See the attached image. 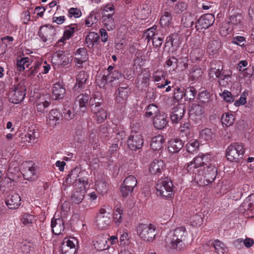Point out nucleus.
<instances>
[{
	"instance_id": "f257e3e1",
	"label": "nucleus",
	"mask_w": 254,
	"mask_h": 254,
	"mask_svg": "<svg viewBox=\"0 0 254 254\" xmlns=\"http://www.w3.org/2000/svg\"><path fill=\"white\" fill-rule=\"evenodd\" d=\"M187 235V232L184 227L176 228L171 233L165 240V247L168 251L171 250L180 251L185 247L184 241Z\"/></svg>"
},
{
	"instance_id": "f03ea898",
	"label": "nucleus",
	"mask_w": 254,
	"mask_h": 254,
	"mask_svg": "<svg viewBox=\"0 0 254 254\" xmlns=\"http://www.w3.org/2000/svg\"><path fill=\"white\" fill-rule=\"evenodd\" d=\"M201 175L195 174L194 179L200 185L206 186L214 181L217 174V169L215 165L211 163L205 164L201 170Z\"/></svg>"
},
{
	"instance_id": "7ed1b4c3",
	"label": "nucleus",
	"mask_w": 254,
	"mask_h": 254,
	"mask_svg": "<svg viewBox=\"0 0 254 254\" xmlns=\"http://www.w3.org/2000/svg\"><path fill=\"white\" fill-rule=\"evenodd\" d=\"M245 148L242 143L235 142L230 144L226 149V156L232 162H239L244 156Z\"/></svg>"
},
{
	"instance_id": "20e7f679",
	"label": "nucleus",
	"mask_w": 254,
	"mask_h": 254,
	"mask_svg": "<svg viewBox=\"0 0 254 254\" xmlns=\"http://www.w3.org/2000/svg\"><path fill=\"white\" fill-rule=\"evenodd\" d=\"M26 95V87L22 81L15 83L9 90L8 97L10 102L13 104L21 103Z\"/></svg>"
},
{
	"instance_id": "39448f33",
	"label": "nucleus",
	"mask_w": 254,
	"mask_h": 254,
	"mask_svg": "<svg viewBox=\"0 0 254 254\" xmlns=\"http://www.w3.org/2000/svg\"><path fill=\"white\" fill-rule=\"evenodd\" d=\"M156 227L152 224H140L137 228V233L142 240L151 242L154 240Z\"/></svg>"
},
{
	"instance_id": "423d86ee",
	"label": "nucleus",
	"mask_w": 254,
	"mask_h": 254,
	"mask_svg": "<svg viewBox=\"0 0 254 254\" xmlns=\"http://www.w3.org/2000/svg\"><path fill=\"white\" fill-rule=\"evenodd\" d=\"M156 193L161 197H169L173 194V183L168 177L159 180L156 186Z\"/></svg>"
},
{
	"instance_id": "0eeeda50",
	"label": "nucleus",
	"mask_w": 254,
	"mask_h": 254,
	"mask_svg": "<svg viewBox=\"0 0 254 254\" xmlns=\"http://www.w3.org/2000/svg\"><path fill=\"white\" fill-rule=\"evenodd\" d=\"M129 89L127 87H119L118 89V96L116 98V107L118 110L124 112L127 104Z\"/></svg>"
},
{
	"instance_id": "6e6552de",
	"label": "nucleus",
	"mask_w": 254,
	"mask_h": 254,
	"mask_svg": "<svg viewBox=\"0 0 254 254\" xmlns=\"http://www.w3.org/2000/svg\"><path fill=\"white\" fill-rule=\"evenodd\" d=\"M127 143L131 150L135 151L142 148L143 144V137L139 132H131L128 138Z\"/></svg>"
},
{
	"instance_id": "1a4fd4ad",
	"label": "nucleus",
	"mask_w": 254,
	"mask_h": 254,
	"mask_svg": "<svg viewBox=\"0 0 254 254\" xmlns=\"http://www.w3.org/2000/svg\"><path fill=\"white\" fill-rule=\"evenodd\" d=\"M78 189L75 190L71 196V200L75 204L80 203L83 200L85 192V186L87 182L84 180H78Z\"/></svg>"
},
{
	"instance_id": "9d476101",
	"label": "nucleus",
	"mask_w": 254,
	"mask_h": 254,
	"mask_svg": "<svg viewBox=\"0 0 254 254\" xmlns=\"http://www.w3.org/2000/svg\"><path fill=\"white\" fill-rule=\"evenodd\" d=\"M110 213L108 212L105 209L101 208L98 214L96 224L99 229H104L109 226L111 222Z\"/></svg>"
},
{
	"instance_id": "9b49d317",
	"label": "nucleus",
	"mask_w": 254,
	"mask_h": 254,
	"mask_svg": "<svg viewBox=\"0 0 254 254\" xmlns=\"http://www.w3.org/2000/svg\"><path fill=\"white\" fill-rule=\"evenodd\" d=\"M56 34V31L55 28L49 25L41 27L39 32L40 37L44 42L52 41Z\"/></svg>"
},
{
	"instance_id": "f8f14e48",
	"label": "nucleus",
	"mask_w": 254,
	"mask_h": 254,
	"mask_svg": "<svg viewBox=\"0 0 254 254\" xmlns=\"http://www.w3.org/2000/svg\"><path fill=\"white\" fill-rule=\"evenodd\" d=\"M5 204L9 209H16L21 204V197L17 193L11 192L6 198Z\"/></svg>"
},
{
	"instance_id": "ddd939ff",
	"label": "nucleus",
	"mask_w": 254,
	"mask_h": 254,
	"mask_svg": "<svg viewBox=\"0 0 254 254\" xmlns=\"http://www.w3.org/2000/svg\"><path fill=\"white\" fill-rule=\"evenodd\" d=\"M214 21V16L211 14H206L201 16L195 25L197 30L206 29L211 26Z\"/></svg>"
},
{
	"instance_id": "4468645a",
	"label": "nucleus",
	"mask_w": 254,
	"mask_h": 254,
	"mask_svg": "<svg viewBox=\"0 0 254 254\" xmlns=\"http://www.w3.org/2000/svg\"><path fill=\"white\" fill-rule=\"evenodd\" d=\"M168 121L167 115L164 113L159 112L154 116L153 121V124L157 129H162L166 127Z\"/></svg>"
},
{
	"instance_id": "2eb2a0df",
	"label": "nucleus",
	"mask_w": 254,
	"mask_h": 254,
	"mask_svg": "<svg viewBox=\"0 0 254 254\" xmlns=\"http://www.w3.org/2000/svg\"><path fill=\"white\" fill-rule=\"evenodd\" d=\"M35 164L32 161L26 162L22 165V174L25 180H29L35 174Z\"/></svg>"
},
{
	"instance_id": "dca6fc26",
	"label": "nucleus",
	"mask_w": 254,
	"mask_h": 254,
	"mask_svg": "<svg viewBox=\"0 0 254 254\" xmlns=\"http://www.w3.org/2000/svg\"><path fill=\"white\" fill-rule=\"evenodd\" d=\"M74 56V62L79 67H81L82 64L88 59L87 51L84 48L78 49L75 52Z\"/></svg>"
},
{
	"instance_id": "f3484780",
	"label": "nucleus",
	"mask_w": 254,
	"mask_h": 254,
	"mask_svg": "<svg viewBox=\"0 0 254 254\" xmlns=\"http://www.w3.org/2000/svg\"><path fill=\"white\" fill-rule=\"evenodd\" d=\"M88 75L85 71H80L76 76V82L73 88L74 91L79 92L85 87Z\"/></svg>"
},
{
	"instance_id": "a211bd4d",
	"label": "nucleus",
	"mask_w": 254,
	"mask_h": 254,
	"mask_svg": "<svg viewBox=\"0 0 254 254\" xmlns=\"http://www.w3.org/2000/svg\"><path fill=\"white\" fill-rule=\"evenodd\" d=\"M210 68L209 70L208 74L210 78L217 77L220 75L221 72L223 70L222 63L219 61H213L210 63Z\"/></svg>"
},
{
	"instance_id": "6ab92c4d",
	"label": "nucleus",
	"mask_w": 254,
	"mask_h": 254,
	"mask_svg": "<svg viewBox=\"0 0 254 254\" xmlns=\"http://www.w3.org/2000/svg\"><path fill=\"white\" fill-rule=\"evenodd\" d=\"M79 171L78 169H74L70 172L68 174L67 177L65 179V181L63 183V186L65 188L67 187L68 185H71L76 183L75 186L78 187V180L77 179L78 177ZM81 180H84L83 179H80Z\"/></svg>"
},
{
	"instance_id": "aec40b11",
	"label": "nucleus",
	"mask_w": 254,
	"mask_h": 254,
	"mask_svg": "<svg viewBox=\"0 0 254 254\" xmlns=\"http://www.w3.org/2000/svg\"><path fill=\"white\" fill-rule=\"evenodd\" d=\"M62 115L57 109L51 110L48 114L47 117V123L51 126L54 127L62 119Z\"/></svg>"
},
{
	"instance_id": "412c9836",
	"label": "nucleus",
	"mask_w": 254,
	"mask_h": 254,
	"mask_svg": "<svg viewBox=\"0 0 254 254\" xmlns=\"http://www.w3.org/2000/svg\"><path fill=\"white\" fill-rule=\"evenodd\" d=\"M51 226L53 233L56 235H60L64 230V222L61 218H53Z\"/></svg>"
},
{
	"instance_id": "4be33fe9",
	"label": "nucleus",
	"mask_w": 254,
	"mask_h": 254,
	"mask_svg": "<svg viewBox=\"0 0 254 254\" xmlns=\"http://www.w3.org/2000/svg\"><path fill=\"white\" fill-rule=\"evenodd\" d=\"M185 113L184 105L180 104L174 107L170 118L174 123H177L181 120Z\"/></svg>"
},
{
	"instance_id": "5701e85b",
	"label": "nucleus",
	"mask_w": 254,
	"mask_h": 254,
	"mask_svg": "<svg viewBox=\"0 0 254 254\" xmlns=\"http://www.w3.org/2000/svg\"><path fill=\"white\" fill-rule=\"evenodd\" d=\"M51 100L49 95L41 96L36 103V109L38 112H43L50 105Z\"/></svg>"
},
{
	"instance_id": "b1692460",
	"label": "nucleus",
	"mask_w": 254,
	"mask_h": 254,
	"mask_svg": "<svg viewBox=\"0 0 254 254\" xmlns=\"http://www.w3.org/2000/svg\"><path fill=\"white\" fill-rule=\"evenodd\" d=\"M164 167L163 161L155 159L151 163L149 170L151 174L159 175L164 170Z\"/></svg>"
},
{
	"instance_id": "393cba45",
	"label": "nucleus",
	"mask_w": 254,
	"mask_h": 254,
	"mask_svg": "<svg viewBox=\"0 0 254 254\" xmlns=\"http://www.w3.org/2000/svg\"><path fill=\"white\" fill-rule=\"evenodd\" d=\"M65 93V89L62 83H56L53 88V94L56 100L63 98Z\"/></svg>"
},
{
	"instance_id": "a878e982",
	"label": "nucleus",
	"mask_w": 254,
	"mask_h": 254,
	"mask_svg": "<svg viewBox=\"0 0 254 254\" xmlns=\"http://www.w3.org/2000/svg\"><path fill=\"white\" fill-rule=\"evenodd\" d=\"M232 72L230 69L222 70L219 76L216 78L219 79L218 82L221 86H225L228 84L232 76Z\"/></svg>"
},
{
	"instance_id": "bb28decb",
	"label": "nucleus",
	"mask_w": 254,
	"mask_h": 254,
	"mask_svg": "<svg viewBox=\"0 0 254 254\" xmlns=\"http://www.w3.org/2000/svg\"><path fill=\"white\" fill-rule=\"evenodd\" d=\"M183 147V144L181 140L178 138L172 139L168 144V150L171 153L178 152Z\"/></svg>"
},
{
	"instance_id": "cd10ccee",
	"label": "nucleus",
	"mask_w": 254,
	"mask_h": 254,
	"mask_svg": "<svg viewBox=\"0 0 254 254\" xmlns=\"http://www.w3.org/2000/svg\"><path fill=\"white\" fill-rule=\"evenodd\" d=\"M164 142L163 135L159 134L153 137L150 143L151 149L154 151H158L163 147V144Z\"/></svg>"
},
{
	"instance_id": "c85d7f7f",
	"label": "nucleus",
	"mask_w": 254,
	"mask_h": 254,
	"mask_svg": "<svg viewBox=\"0 0 254 254\" xmlns=\"http://www.w3.org/2000/svg\"><path fill=\"white\" fill-rule=\"evenodd\" d=\"M172 16L170 11H164L162 12L160 23L162 27H169L172 24Z\"/></svg>"
},
{
	"instance_id": "c756f323",
	"label": "nucleus",
	"mask_w": 254,
	"mask_h": 254,
	"mask_svg": "<svg viewBox=\"0 0 254 254\" xmlns=\"http://www.w3.org/2000/svg\"><path fill=\"white\" fill-rule=\"evenodd\" d=\"M221 48V42L219 39L211 40L207 45V51L210 55L216 54Z\"/></svg>"
},
{
	"instance_id": "7c9ffc66",
	"label": "nucleus",
	"mask_w": 254,
	"mask_h": 254,
	"mask_svg": "<svg viewBox=\"0 0 254 254\" xmlns=\"http://www.w3.org/2000/svg\"><path fill=\"white\" fill-rule=\"evenodd\" d=\"M209 160L210 155L208 154L200 153L192 161L198 168H199L202 166H205V164H207L206 163Z\"/></svg>"
},
{
	"instance_id": "2f4dec72",
	"label": "nucleus",
	"mask_w": 254,
	"mask_h": 254,
	"mask_svg": "<svg viewBox=\"0 0 254 254\" xmlns=\"http://www.w3.org/2000/svg\"><path fill=\"white\" fill-rule=\"evenodd\" d=\"M199 137L201 141L209 142L213 140L214 134L211 129L205 128L200 131Z\"/></svg>"
},
{
	"instance_id": "473e14b6",
	"label": "nucleus",
	"mask_w": 254,
	"mask_h": 254,
	"mask_svg": "<svg viewBox=\"0 0 254 254\" xmlns=\"http://www.w3.org/2000/svg\"><path fill=\"white\" fill-rule=\"evenodd\" d=\"M89 96L87 94H80L77 97L76 102L78 103L80 111L82 113L86 111Z\"/></svg>"
},
{
	"instance_id": "72a5a7b5",
	"label": "nucleus",
	"mask_w": 254,
	"mask_h": 254,
	"mask_svg": "<svg viewBox=\"0 0 254 254\" xmlns=\"http://www.w3.org/2000/svg\"><path fill=\"white\" fill-rule=\"evenodd\" d=\"M202 71L201 68L198 67H193L189 74V80L192 83L198 81L202 76Z\"/></svg>"
},
{
	"instance_id": "f704fd0d",
	"label": "nucleus",
	"mask_w": 254,
	"mask_h": 254,
	"mask_svg": "<svg viewBox=\"0 0 254 254\" xmlns=\"http://www.w3.org/2000/svg\"><path fill=\"white\" fill-rule=\"evenodd\" d=\"M94 246L99 251L106 250L109 247L107 245V239L103 236H98L96 238Z\"/></svg>"
},
{
	"instance_id": "c9c22d12",
	"label": "nucleus",
	"mask_w": 254,
	"mask_h": 254,
	"mask_svg": "<svg viewBox=\"0 0 254 254\" xmlns=\"http://www.w3.org/2000/svg\"><path fill=\"white\" fill-rule=\"evenodd\" d=\"M19 251L24 254H28L34 250L33 243L27 241H23L19 246Z\"/></svg>"
},
{
	"instance_id": "e433bc0d",
	"label": "nucleus",
	"mask_w": 254,
	"mask_h": 254,
	"mask_svg": "<svg viewBox=\"0 0 254 254\" xmlns=\"http://www.w3.org/2000/svg\"><path fill=\"white\" fill-rule=\"evenodd\" d=\"M194 17L190 13H185L182 17L181 22L186 27H191L194 23Z\"/></svg>"
},
{
	"instance_id": "4c0bfd02",
	"label": "nucleus",
	"mask_w": 254,
	"mask_h": 254,
	"mask_svg": "<svg viewBox=\"0 0 254 254\" xmlns=\"http://www.w3.org/2000/svg\"><path fill=\"white\" fill-rule=\"evenodd\" d=\"M85 139V130L81 125L78 126L76 129L74 135V140L77 143H82Z\"/></svg>"
},
{
	"instance_id": "58836bf2",
	"label": "nucleus",
	"mask_w": 254,
	"mask_h": 254,
	"mask_svg": "<svg viewBox=\"0 0 254 254\" xmlns=\"http://www.w3.org/2000/svg\"><path fill=\"white\" fill-rule=\"evenodd\" d=\"M99 39V35L98 33L95 32H90L86 37L85 41L88 46H94L97 44Z\"/></svg>"
},
{
	"instance_id": "ea45409f",
	"label": "nucleus",
	"mask_w": 254,
	"mask_h": 254,
	"mask_svg": "<svg viewBox=\"0 0 254 254\" xmlns=\"http://www.w3.org/2000/svg\"><path fill=\"white\" fill-rule=\"evenodd\" d=\"M20 220L23 225L28 227L32 226L36 221L35 216L29 213L23 214Z\"/></svg>"
},
{
	"instance_id": "a19ab883",
	"label": "nucleus",
	"mask_w": 254,
	"mask_h": 254,
	"mask_svg": "<svg viewBox=\"0 0 254 254\" xmlns=\"http://www.w3.org/2000/svg\"><path fill=\"white\" fill-rule=\"evenodd\" d=\"M198 99V104L206 106L210 101V94L207 91H203L199 94Z\"/></svg>"
},
{
	"instance_id": "79ce46f5",
	"label": "nucleus",
	"mask_w": 254,
	"mask_h": 254,
	"mask_svg": "<svg viewBox=\"0 0 254 254\" xmlns=\"http://www.w3.org/2000/svg\"><path fill=\"white\" fill-rule=\"evenodd\" d=\"M203 221L202 214H195L192 215L190 218V223L193 227H199L200 226Z\"/></svg>"
},
{
	"instance_id": "37998d69",
	"label": "nucleus",
	"mask_w": 254,
	"mask_h": 254,
	"mask_svg": "<svg viewBox=\"0 0 254 254\" xmlns=\"http://www.w3.org/2000/svg\"><path fill=\"white\" fill-rule=\"evenodd\" d=\"M76 28V26H70L69 27H67L66 29L64 30L63 36L58 41V43H64V41L69 39L72 36Z\"/></svg>"
},
{
	"instance_id": "c03bdc74",
	"label": "nucleus",
	"mask_w": 254,
	"mask_h": 254,
	"mask_svg": "<svg viewBox=\"0 0 254 254\" xmlns=\"http://www.w3.org/2000/svg\"><path fill=\"white\" fill-rule=\"evenodd\" d=\"M196 89L192 86L187 87L184 91V97L185 100L189 101H193L196 94Z\"/></svg>"
},
{
	"instance_id": "a18cd8bd",
	"label": "nucleus",
	"mask_w": 254,
	"mask_h": 254,
	"mask_svg": "<svg viewBox=\"0 0 254 254\" xmlns=\"http://www.w3.org/2000/svg\"><path fill=\"white\" fill-rule=\"evenodd\" d=\"M235 120L234 116L232 113H226L221 117V122L226 126H230L234 123Z\"/></svg>"
},
{
	"instance_id": "49530a36",
	"label": "nucleus",
	"mask_w": 254,
	"mask_h": 254,
	"mask_svg": "<svg viewBox=\"0 0 254 254\" xmlns=\"http://www.w3.org/2000/svg\"><path fill=\"white\" fill-rule=\"evenodd\" d=\"M31 63V60L27 57L17 60L16 64L18 70L20 71H23L25 69V67H28Z\"/></svg>"
},
{
	"instance_id": "de8ad7c7",
	"label": "nucleus",
	"mask_w": 254,
	"mask_h": 254,
	"mask_svg": "<svg viewBox=\"0 0 254 254\" xmlns=\"http://www.w3.org/2000/svg\"><path fill=\"white\" fill-rule=\"evenodd\" d=\"M103 23L108 30H113L115 27L114 20L111 14L104 16Z\"/></svg>"
},
{
	"instance_id": "09e8293b",
	"label": "nucleus",
	"mask_w": 254,
	"mask_h": 254,
	"mask_svg": "<svg viewBox=\"0 0 254 254\" xmlns=\"http://www.w3.org/2000/svg\"><path fill=\"white\" fill-rule=\"evenodd\" d=\"M213 246L215 249V252L218 254H223L227 249L225 244L219 240H215L214 241L213 243Z\"/></svg>"
},
{
	"instance_id": "8fccbe9b",
	"label": "nucleus",
	"mask_w": 254,
	"mask_h": 254,
	"mask_svg": "<svg viewBox=\"0 0 254 254\" xmlns=\"http://www.w3.org/2000/svg\"><path fill=\"white\" fill-rule=\"evenodd\" d=\"M136 184L137 180L135 177L132 175H130L127 177L123 182V185H125L126 187L132 190H133Z\"/></svg>"
},
{
	"instance_id": "3c124183",
	"label": "nucleus",
	"mask_w": 254,
	"mask_h": 254,
	"mask_svg": "<svg viewBox=\"0 0 254 254\" xmlns=\"http://www.w3.org/2000/svg\"><path fill=\"white\" fill-rule=\"evenodd\" d=\"M40 64L37 63L34 64V65L31 66L28 70H26L25 73L27 77H33L35 76L36 74L40 70Z\"/></svg>"
},
{
	"instance_id": "603ef678",
	"label": "nucleus",
	"mask_w": 254,
	"mask_h": 254,
	"mask_svg": "<svg viewBox=\"0 0 254 254\" xmlns=\"http://www.w3.org/2000/svg\"><path fill=\"white\" fill-rule=\"evenodd\" d=\"M169 44L172 47H177L178 46L179 43L177 35L172 34L166 38L165 46H167Z\"/></svg>"
},
{
	"instance_id": "864d4df0",
	"label": "nucleus",
	"mask_w": 254,
	"mask_h": 254,
	"mask_svg": "<svg viewBox=\"0 0 254 254\" xmlns=\"http://www.w3.org/2000/svg\"><path fill=\"white\" fill-rule=\"evenodd\" d=\"M203 106L199 104H193L192 106L191 109L190 111L191 115H194L196 116H200L204 113Z\"/></svg>"
},
{
	"instance_id": "5fc2aeb1",
	"label": "nucleus",
	"mask_w": 254,
	"mask_h": 254,
	"mask_svg": "<svg viewBox=\"0 0 254 254\" xmlns=\"http://www.w3.org/2000/svg\"><path fill=\"white\" fill-rule=\"evenodd\" d=\"M159 112H160L158 107L154 104H151L147 106L145 116L147 117H150L153 115H156Z\"/></svg>"
},
{
	"instance_id": "6e6d98bb",
	"label": "nucleus",
	"mask_w": 254,
	"mask_h": 254,
	"mask_svg": "<svg viewBox=\"0 0 254 254\" xmlns=\"http://www.w3.org/2000/svg\"><path fill=\"white\" fill-rule=\"evenodd\" d=\"M199 143L197 140H191L186 144V149L188 152L193 153L198 147Z\"/></svg>"
},
{
	"instance_id": "4d7b16f0",
	"label": "nucleus",
	"mask_w": 254,
	"mask_h": 254,
	"mask_svg": "<svg viewBox=\"0 0 254 254\" xmlns=\"http://www.w3.org/2000/svg\"><path fill=\"white\" fill-rule=\"evenodd\" d=\"M102 102L101 95L100 93L97 92L93 94L89 101V105L93 106L94 105H101Z\"/></svg>"
},
{
	"instance_id": "13d9d810",
	"label": "nucleus",
	"mask_w": 254,
	"mask_h": 254,
	"mask_svg": "<svg viewBox=\"0 0 254 254\" xmlns=\"http://www.w3.org/2000/svg\"><path fill=\"white\" fill-rule=\"evenodd\" d=\"M184 168L190 174H197L196 172L198 171L199 174L200 173V170H197L198 167L194 164L192 161L185 165Z\"/></svg>"
},
{
	"instance_id": "bf43d9fd",
	"label": "nucleus",
	"mask_w": 254,
	"mask_h": 254,
	"mask_svg": "<svg viewBox=\"0 0 254 254\" xmlns=\"http://www.w3.org/2000/svg\"><path fill=\"white\" fill-rule=\"evenodd\" d=\"M219 95L227 102L232 103L235 100V96H233L231 93L228 90H224L223 93H219Z\"/></svg>"
},
{
	"instance_id": "052dcab7",
	"label": "nucleus",
	"mask_w": 254,
	"mask_h": 254,
	"mask_svg": "<svg viewBox=\"0 0 254 254\" xmlns=\"http://www.w3.org/2000/svg\"><path fill=\"white\" fill-rule=\"evenodd\" d=\"M123 213V210L119 207H117L114 213V220L115 223L120 224L122 221V214Z\"/></svg>"
},
{
	"instance_id": "680f3d73",
	"label": "nucleus",
	"mask_w": 254,
	"mask_h": 254,
	"mask_svg": "<svg viewBox=\"0 0 254 254\" xmlns=\"http://www.w3.org/2000/svg\"><path fill=\"white\" fill-rule=\"evenodd\" d=\"M129 235L127 231H124L120 237L119 242L121 245L125 246L129 243Z\"/></svg>"
},
{
	"instance_id": "e2e57ef3",
	"label": "nucleus",
	"mask_w": 254,
	"mask_h": 254,
	"mask_svg": "<svg viewBox=\"0 0 254 254\" xmlns=\"http://www.w3.org/2000/svg\"><path fill=\"white\" fill-rule=\"evenodd\" d=\"M96 115L95 120L98 123H102L107 118V112L106 111L101 110L98 111V113H95Z\"/></svg>"
},
{
	"instance_id": "0e129e2a",
	"label": "nucleus",
	"mask_w": 254,
	"mask_h": 254,
	"mask_svg": "<svg viewBox=\"0 0 254 254\" xmlns=\"http://www.w3.org/2000/svg\"><path fill=\"white\" fill-rule=\"evenodd\" d=\"M77 243V240L74 238H70L69 239H64L62 244L63 246H66L70 248H76V244Z\"/></svg>"
},
{
	"instance_id": "69168bd1",
	"label": "nucleus",
	"mask_w": 254,
	"mask_h": 254,
	"mask_svg": "<svg viewBox=\"0 0 254 254\" xmlns=\"http://www.w3.org/2000/svg\"><path fill=\"white\" fill-rule=\"evenodd\" d=\"M81 14V10L78 8L71 7L68 10V15L69 17L78 18Z\"/></svg>"
},
{
	"instance_id": "338daca9",
	"label": "nucleus",
	"mask_w": 254,
	"mask_h": 254,
	"mask_svg": "<svg viewBox=\"0 0 254 254\" xmlns=\"http://www.w3.org/2000/svg\"><path fill=\"white\" fill-rule=\"evenodd\" d=\"M110 75H103L102 77L99 76L96 79L97 82L100 87H103L108 82H110Z\"/></svg>"
},
{
	"instance_id": "774afa93",
	"label": "nucleus",
	"mask_w": 254,
	"mask_h": 254,
	"mask_svg": "<svg viewBox=\"0 0 254 254\" xmlns=\"http://www.w3.org/2000/svg\"><path fill=\"white\" fill-rule=\"evenodd\" d=\"M95 186L96 190L101 193L105 191L107 189L106 183L103 180L96 181Z\"/></svg>"
}]
</instances>
